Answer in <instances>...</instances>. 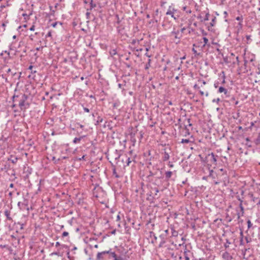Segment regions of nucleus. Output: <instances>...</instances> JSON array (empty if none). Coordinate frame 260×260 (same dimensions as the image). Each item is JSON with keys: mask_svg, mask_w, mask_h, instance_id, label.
<instances>
[{"mask_svg": "<svg viewBox=\"0 0 260 260\" xmlns=\"http://www.w3.org/2000/svg\"><path fill=\"white\" fill-rule=\"evenodd\" d=\"M217 157V155H215L213 152H212L206 156V159H207V161H209L210 163L211 166L212 164L216 165L217 162L216 157Z\"/></svg>", "mask_w": 260, "mask_h": 260, "instance_id": "obj_1", "label": "nucleus"}, {"mask_svg": "<svg viewBox=\"0 0 260 260\" xmlns=\"http://www.w3.org/2000/svg\"><path fill=\"white\" fill-rule=\"evenodd\" d=\"M27 99V96L23 94L19 103V106L21 110H24L26 107H25V102Z\"/></svg>", "mask_w": 260, "mask_h": 260, "instance_id": "obj_2", "label": "nucleus"}, {"mask_svg": "<svg viewBox=\"0 0 260 260\" xmlns=\"http://www.w3.org/2000/svg\"><path fill=\"white\" fill-rule=\"evenodd\" d=\"M86 5H89L90 6L89 9L91 10L93 8H96L98 6L100 8H101V5L99 4H96L95 3H94V1H84Z\"/></svg>", "mask_w": 260, "mask_h": 260, "instance_id": "obj_3", "label": "nucleus"}, {"mask_svg": "<svg viewBox=\"0 0 260 260\" xmlns=\"http://www.w3.org/2000/svg\"><path fill=\"white\" fill-rule=\"evenodd\" d=\"M239 201H240V204L239 205V207L240 208V212H237V218L238 220H240V218L241 216H243V215H244V207L242 205V201L240 199H239Z\"/></svg>", "mask_w": 260, "mask_h": 260, "instance_id": "obj_4", "label": "nucleus"}, {"mask_svg": "<svg viewBox=\"0 0 260 260\" xmlns=\"http://www.w3.org/2000/svg\"><path fill=\"white\" fill-rule=\"evenodd\" d=\"M30 2H31V1H30ZM30 8H29V9H28V10L30 11L29 13L28 14H27L26 13H23L22 14V16L24 17L25 19H28L29 16L32 15V7L34 6V5L32 4H31V3H30ZM27 5H29V4H27Z\"/></svg>", "mask_w": 260, "mask_h": 260, "instance_id": "obj_5", "label": "nucleus"}, {"mask_svg": "<svg viewBox=\"0 0 260 260\" xmlns=\"http://www.w3.org/2000/svg\"><path fill=\"white\" fill-rule=\"evenodd\" d=\"M164 152L163 153L164 155L162 157V160L165 161L169 159L170 158V155L169 153L167 151V149L164 148Z\"/></svg>", "mask_w": 260, "mask_h": 260, "instance_id": "obj_6", "label": "nucleus"}, {"mask_svg": "<svg viewBox=\"0 0 260 260\" xmlns=\"http://www.w3.org/2000/svg\"><path fill=\"white\" fill-rule=\"evenodd\" d=\"M223 260H232V256L228 252H224L222 254Z\"/></svg>", "mask_w": 260, "mask_h": 260, "instance_id": "obj_7", "label": "nucleus"}, {"mask_svg": "<svg viewBox=\"0 0 260 260\" xmlns=\"http://www.w3.org/2000/svg\"><path fill=\"white\" fill-rule=\"evenodd\" d=\"M218 92L219 93H222V92H223L224 95L226 96H229L228 90L226 88H225L224 87H222V86H220V87H219L218 90Z\"/></svg>", "mask_w": 260, "mask_h": 260, "instance_id": "obj_8", "label": "nucleus"}, {"mask_svg": "<svg viewBox=\"0 0 260 260\" xmlns=\"http://www.w3.org/2000/svg\"><path fill=\"white\" fill-rule=\"evenodd\" d=\"M184 255L185 260H189L192 255V253L189 250H185L184 252Z\"/></svg>", "mask_w": 260, "mask_h": 260, "instance_id": "obj_9", "label": "nucleus"}, {"mask_svg": "<svg viewBox=\"0 0 260 260\" xmlns=\"http://www.w3.org/2000/svg\"><path fill=\"white\" fill-rule=\"evenodd\" d=\"M236 19L238 21H239V22L238 23V26H239L240 28H242L243 26V16L241 15L240 16H238L236 18Z\"/></svg>", "mask_w": 260, "mask_h": 260, "instance_id": "obj_10", "label": "nucleus"}, {"mask_svg": "<svg viewBox=\"0 0 260 260\" xmlns=\"http://www.w3.org/2000/svg\"><path fill=\"white\" fill-rule=\"evenodd\" d=\"M103 253V251L101 252H98L96 255V260H104L105 255Z\"/></svg>", "mask_w": 260, "mask_h": 260, "instance_id": "obj_11", "label": "nucleus"}, {"mask_svg": "<svg viewBox=\"0 0 260 260\" xmlns=\"http://www.w3.org/2000/svg\"><path fill=\"white\" fill-rule=\"evenodd\" d=\"M122 161L123 162L126 163V165L125 166H128L129 165L130 163L132 162V160L130 158V157H127V156H125L124 158H122Z\"/></svg>", "mask_w": 260, "mask_h": 260, "instance_id": "obj_12", "label": "nucleus"}, {"mask_svg": "<svg viewBox=\"0 0 260 260\" xmlns=\"http://www.w3.org/2000/svg\"><path fill=\"white\" fill-rule=\"evenodd\" d=\"M250 196V197L251 198V200L255 203H256V204L257 205H260V200L258 199V198H256L253 196L252 194H249Z\"/></svg>", "mask_w": 260, "mask_h": 260, "instance_id": "obj_13", "label": "nucleus"}, {"mask_svg": "<svg viewBox=\"0 0 260 260\" xmlns=\"http://www.w3.org/2000/svg\"><path fill=\"white\" fill-rule=\"evenodd\" d=\"M18 206L20 209H24L25 206H27V204L19 202L17 204Z\"/></svg>", "mask_w": 260, "mask_h": 260, "instance_id": "obj_14", "label": "nucleus"}, {"mask_svg": "<svg viewBox=\"0 0 260 260\" xmlns=\"http://www.w3.org/2000/svg\"><path fill=\"white\" fill-rule=\"evenodd\" d=\"M166 179L167 180H169L172 175V172L171 171H167L165 173Z\"/></svg>", "mask_w": 260, "mask_h": 260, "instance_id": "obj_15", "label": "nucleus"}, {"mask_svg": "<svg viewBox=\"0 0 260 260\" xmlns=\"http://www.w3.org/2000/svg\"><path fill=\"white\" fill-rule=\"evenodd\" d=\"M5 215L7 217V219L11 220H12V218L10 217V212L8 210H6L5 211Z\"/></svg>", "mask_w": 260, "mask_h": 260, "instance_id": "obj_16", "label": "nucleus"}, {"mask_svg": "<svg viewBox=\"0 0 260 260\" xmlns=\"http://www.w3.org/2000/svg\"><path fill=\"white\" fill-rule=\"evenodd\" d=\"M166 15H171L172 16V17H173V18H174V19H176L174 17V12L172 11L171 10L170 8L167 12Z\"/></svg>", "mask_w": 260, "mask_h": 260, "instance_id": "obj_17", "label": "nucleus"}, {"mask_svg": "<svg viewBox=\"0 0 260 260\" xmlns=\"http://www.w3.org/2000/svg\"><path fill=\"white\" fill-rule=\"evenodd\" d=\"M82 138V137H79V138H75L73 140V143L75 144L78 143L80 142L81 139Z\"/></svg>", "mask_w": 260, "mask_h": 260, "instance_id": "obj_18", "label": "nucleus"}, {"mask_svg": "<svg viewBox=\"0 0 260 260\" xmlns=\"http://www.w3.org/2000/svg\"><path fill=\"white\" fill-rule=\"evenodd\" d=\"M171 230H172V236L177 237L178 235V232L174 230L173 229H171Z\"/></svg>", "mask_w": 260, "mask_h": 260, "instance_id": "obj_19", "label": "nucleus"}, {"mask_svg": "<svg viewBox=\"0 0 260 260\" xmlns=\"http://www.w3.org/2000/svg\"><path fill=\"white\" fill-rule=\"evenodd\" d=\"M191 5L194 6L196 11H200L201 10L200 6L199 5H198V4L193 3Z\"/></svg>", "mask_w": 260, "mask_h": 260, "instance_id": "obj_20", "label": "nucleus"}, {"mask_svg": "<svg viewBox=\"0 0 260 260\" xmlns=\"http://www.w3.org/2000/svg\"><path fill=\"white\" fill-rule=\"evenodd\" d=\"M215 23H216V17H214L212 18L211 22H210V25L212 26H213L215 25Z\"/></svg>", "mask_w": 260, "mask_h": 260, "instance_id": "obj_21", "label": "nucleus"}, {"mask_svg": "<svg viewBox=\"0 0 260 260\" xmlns=\"http://www.w3.org/2000/svg\"><path fill=\"white\" fill-rule=\"evenodd\" d=\"M179 34V31H172V34L173 35H174L175 38H179V37H178V35Z\"/></svg>", "mask_w": 260, "mask_h": 260, "instance_id": "obj_22", "label": "nucleus"}, {"mask_svg": "<svg viewBox=\"0 0 260 260\" xmlns=\"http://www.w3.org/2000/svg\"><path fill=\"white\" fill-rule=\"evenodd\" d=\"M9 4H7L6 5H0V12H2L3 11L4 9L6 8V7L9 6Z\"/></svg>", "mask_w": 260, "mask_h": 260, "instance_id": "obj_23", "label": "nucleus"}, {"mask_svg": "<svg viewBox=\"0 0 260 260\" xmlns=\"http://www.w3.org/2000/svg\"><path fill=\"white\" fill-rule=\"evenodd\" d=\"M113 175L117 178H119V176L117 174L115 168L113 169Z\"/></svg>", "mask_w": 260, "mask_h": 260, "instance_id": "obj_24", "label": "nucleus"}, {"mask_svg": "<svg viewBox=\"0 0 260 260\" xmlns=\"http://www.w3.org/2000/svg\"><path fill=\"white\" fill-rule=\"evenodd\" d=\"M183 10L185 11L187 13H191V10L190 9H188L186 6L184 7L183 8Z\"/></svg>", "mask_w": 260, "mask_h": 260, "instance_id": "obj_25", "label": "nucleus"}, {"mask_svg": "<svg viewBox=\"0 0 260 260\" xmlns=\"http://www.w3.org/2000/svg\"><path fill=\"white\" fill-rule=\"evenodd\" d=\"M165 243H166V240L165 239V238L163 237V239L161 240V241H160V242L159 243V247H162Z\"/></svg>", "mask_w": 260, "mask_h": 260, "instance_id": "obj_26", "label": "nucleus"}, {"mask_svg": "<svg viewBox=\"0 0 260 260\" xmlns=\"http://www.w3.org/2000/svg\"><path fill=\"white\" fill-rule=\"evenodd\" d=\"M150 237L154 238V240L156 241L157 239V237H156L155 234L153 232H150Z\"/></svg>", "mask_w": 260, "mask_h": 260, "instance_id": "obj_27", "label": "nucleus"}, {"mask_svg": "<svg viewBox=\"0 0 260 260\" xmlns=\"http://www.w3.org/2000/svg\"><path fill=\"white\" fill-rule=\"evenodd\" d=\"M150 62H151V59H149L148 63L146 64L145 69L146 70L148 69L149 67H150Z\"/></svg>", "mask_w": 260, "mask_h": 260, "instance_id": "obj_28", "label": "nucleus"}, {"mask_svg": "<svg viewBox=\"0 0 260 260\" xmlns=\"http://www.w3.org/2000/svg\"><path fill=\"white\" fill-rule=\"evenodd\" d=\"M209 16H210V14H209V13H207L206 14V16H205V17L204 18V21H208L209 20Z\"/></svg>", "mask_w": 260, "mask_h": 260, "instance_id": "obj_29", "label": "nucleus"}, {"mask_svg": "<svg viewBox=\"0 0 260 260\" xmlns=\"http://www.w3.org/2000/svg\"><path fill=\"white\" fill-rule=\"evenodd\" d=\"M203 41H204V43L203 46H205V45H207L208 42V39L206 37H204Z\"/></svg>", "mask_w": 260, "mask_h": 260, "instance_id": "obj_30", "label": "nucleus"}, {"mask_svg": "<svg viewBox=\"0 0 260 260\" xmlns=\"http://www.w3.org/2000/svg\"><path fill=\"white\" fill-rule=\"evenodd\" d=\"M231 244V242L229 241V240H226V243L224 244V246L225 248H228L229 247V245Z\"/></svg>", "mask_w": 260, "mask_h": 260, "instance_id": "obj_31", "label": "nucleus"}, {"mask_svg": "<svg viewBox=\"0 0 260 260\" xmlns=\"http://www.w3.org/2000/svg\"><path fill=\"white\" fill-rule=\"evenodd\" d=\"M110 53L112 56L115 55L117 53L115 50H112L110 52Z\"/></svg>", "mask_w": 260, "mask_h": 260, "instance_id": "obj_32", "label": "nucleus"}, {"mask_svg": "<svg viewBox=\"0 0 260 260\" xmlns=\"http://www.w3.org/2000/svg\"><path fill=\"white\" fill-rule=\"evenodd\" d=\"M18 160V158L17 157H14L13 159H10V161L13 164H16Z\"/></svg>", "mask_w": 260, "mask_h": 260, "instance_id": "obj_33", "label": "nucleus"}, {"mask_svg": "<svg viewBox=\"0 0 260 260\" xmlns=\"http://www.w3.org/2000/svg\"><path fill=\"white\" fill-rule=\"evenodd\" d=\"M135 134H131V140L132 141L134 142V143H135L136 140L135 139V138H134V136H135Z\"/></svg>", "mask_w": 260, "mask_h": 260, "instance_id": "obj_34", "label": "nucleus"}, {"mask_svg": "<svg viewBox=\"0 0 260 260\" xmlns=\"http://www.w3.org/2000/svg\"><path fill=\"white\" fill-rule=\"evenodd\" d=\"M110 255L113 257L114 258V259H115V257H117V255L116 254V253L114 252H111V253H110Z\"/></svg>", "mask_w": 260, "mask_h": 260, "instance_id": "obj_35", "label": "nucleus"}, {"mask_svg": "<svg viewBox=\"0 0 260 260\" xmlns=\"http://www.w3.org/2000/svg\"><path fill=\"white\" fill-rule=\"evenodd\" d=\"M220 101V99L219 98H217L216 99H213L212 100L213 103H216L217 104L219 103V102Z\"/></svg>", "mask_w": 260, "mask_h": 260, "instance_id": "obj_36", "label": "nucleus"}, {"mask_svg": "<svg viewBox=\"0 0 260 260\" xmlns=\"http://www.w3.org/2000/svg\"><path fill=\"white\" fill-rule=\"evenodd\" d=\"M189 142V140L188 139H182L181 143H188Z\"/></svg>", "mask_w": 260, "mask_h": 260, "instance_id": "obj_37", "label": "nucleus"}, {"mask_svg": "<svg viewBox=\"0 0 260 260\" xmlns=\"http://www.w3.org/2000/svg\"><path fill=\"white\" fill-rule=\"evenodd\" d=\"M116 152H117V150H116ZM120 156V155L117 153H115V160H117L118 158H119Z\"/></svg>", "mask_w": 260, "mask_h": 260, "instance_id": "obj_38", "label": "nucleus"}, {"mask_svg": "<svg viewBox=\"0 0 260 260\" xmlns=\"http://www.w3.org/2000/svg\"><path fill=\"white\" fill-rule=\"evenodd\" d=\"M49 7H50V9L51 11V15H53L55 12V10L53 9L52 6H50Z\"/></svg>", "mask_w": 260, "mask_h": 260, "instance_id": "obj_39", "label": "nucleus"}, {"mask_svg": "<svg viewBox=\"0 0 260 260\" xmlns=\"http://www.w3.org/2000/svg\"><path fill=\"white\" fill-rule=\"evenodd\" d=\"M103 254H104L105 255L107 254H110L111 251V249H110L109 250H107V251H103Z\"/></svg>", "mask_w": 260, "mask_h": 260, "instance_id": "obj_40", "label": "nucleus"}, {"mask_svg": "<svg viewBox=\"0 0 260 260\" xmlns=\"http://www.w3.org/2000/svg\"><path fill=\"white\" fill-rule=\"evenodd\" d=\"M1 247H3L4 248H6L7 249H8V250H11V247L7 246V245H4V246H2V245H1Z\"/></svg>", "mask_w": 260, "mask_h": 260, "instance_id": "obj_41", "label": "nucleus"}, {"mask_svg": "<svg viewBox=\"0 0 260 260\" xmlns=\"http://www.w3.org/2000/svg\"><path fill=\"white\" fill-rule=\"evenodd\" d=\"M68 235H69V233L67 232H63V233L62 234V237L68 236Z\"/></svg>", "mask_w": 260, "mask_h": 260, "instance_id": "obj_42", "label": "nucleus"}, {"mask_svg": "<svg viewBox=\"0 0 260 260\" xmlns=\"http://www.w3.org/2000/svg\"><path fill=\"white\" fill-rule=\"evenodd\" d=\"M247 224H248V228L250 229L251 228V226H252V223L250 220H248L247 221Z\"/></svg>", "mask_w": 260, "mask_h": 260, "instance_id": "obj_43", "label": "nucleus"}, {"mask_svg": "<svg viewBox=\"0 0 260 260\" xmlns=\"http://www.w3.org/2000/svg\"><path fill=\"white\" fill-rule=\"evenodd\" d=\"M102 121H103V118H101V117H98V120H97L96 122H97L98 123H101V122H102Z\"/></svg>", "mask_w": 260, "mask_h": 260, "instance_id": "obj_44", "label": "nucleus"}, {"mask_svg": "<svg viewBox=\"0 0 260 260\" xmlns=\"http://www.w3.org/2000/svg\"><path fill=\"white\" fill-rule=\"evenodd\" d=\"M153 190L155 191V194L156 195L157 193L159 192V190L157 188H154Z\"/></svg>", "mask_w": 260, "mask_h": 260, "instance_id": "obj_45", "label": "nucleus"}, {"mask_svg": "<svg viewBox=\"0 0 260 260\" xmlns=\"http://www.w3.org/2000/svg\"><path fill=\"white\" fill-rule=\"evenodd\" d=\"M240 245H244L243 239H242V238H241L240 240Z\"/></svg>", "mask_w": 260, "mask_h": 260, "instance_id": "obj_46", "label": "nucleus"}, {"mask_svg": "<svg viewBox=\"0 0 260 260\" xmlns=\"http://www.w3.org/2000/svg\"><path fill=\"white\" fill-rule=\"evenodd\" d=\"M51 36L52 34L51 31H49L46 36V37H51Z\"/></svg>", "mask_w": 260, "mask_h": 260, "instance_id": "obj_47", "label": "nucleus"}, {"mask_svg": "<svg viewBox=\"0 0 260 260\" xmlns=\"http://www.w3.org/2000/svg\"><path fill=\"white\" fill-rule=\"evenodd\" d=\"M51 255H59V252H52L51 254Z\"/></svg>", "mask_w": 260, "mask_h": 260, "instance_id": "obj_48", "label": "nucleus"}, {"mask_svg": "<svg viewBox=\"0 0 260 260\" xmlns=\"http://www.w3.org/2000/svg\"><path fill=\"white\" fill-rule=\"evenodd\" d=\"M245 240H246V243H249V242H250V241H251L250 239H249V238H248L247 237H246L245 238Z\"/></svg>", "mask_w": 260, "mask_h": 260, "instance_id": "obj_49", "label": "nucleus"}, {"mask_svg": "<svg viewBox=\"0 0 260 260\" xmlns=\"http://www.w3.org/2000/svg\"><path fill=\"white\" fill-rule=\"evenodd\" d=\"M58 22H55L54 23H53L52 24H51V26L53 27H55L57 25V24H58Z\"/></svg>", "mask_w": 260, "mask_h": 260, "instance_id": "obj_50", "label": "nucleus"}, {"mask_svg": "<svg viewBox=\"0 0 260 260\" xmlns=\"http://www.w3.org/2000/svg\"><path fill=\"white\" fill-rule=\"evenodd\" d=\"M114 260H124L122 257L121 256L115 257V259Z\"/></svg>", "mask_w": 260, "mask_h": 260, "instance_id": "obj_51", "label": "nucleus"}, {"mask_svg": "<svg viewBox=\"0 0 260 260\" xmlns=\"http://www.w3.org/2000/svg\"><path fill=\"white\" fill-rule=\"evenodd\" d=\"M160 238L162 240L163 239V237L165 238V239H166V235H164V234H162L159 236Z\"/></svg>", "mask_w": 260, "mask_h": 260, "instance_id": "obj_52", "label": "nucleus"}, {"mask_svg": "<svg viewBox=\"0 0 260 260\" xmlns=\"http://www.w3.org/2000/svg\"><path fill=\"white\" fill-rule=\"evenodd\" d=\"M83 110H84V111L85 112H89V109H88L87 108L84 107V108H83Z\"/></svg>", "mask_w": 260, "mask_h": 260, "instance_id": "obj_53", "label": "nucleus"}, {"mask_svg": "<svg viewBox=\"0 0 260 260\" xmlns=\"http://www.w3.org/2000/svg\"><path fill=\"white\" fill-rule=\"evenodd\" d=\"M85 156V155H83L82 157L78 158L77 160H84Z\"/></svg>", "mask_w": 260, "mask_h": 260, "instance_id": "obj_54", "label": "nucleus"}, {"mask_svg": "<svg viewBox=\"0 0 260 260\" xmlns=\"http://www.w3.org/2000/svg\"><path fill=\"white\" fill-rule=\"evenodd\" d=\"M155 175V174L153 173L151 171L149 172V175H148V177L150 176H153Z\"/></svg>", "mask_w": 260, "mask_h": 260, "instance_id": "obj_55", "label": "nucleus"}, {"mask_svg": "<svg viewBox=\"0 0 260 260\" xmlns=\"http://www.w3.org/2000/svg\"><path fill=\"white\" fill-rule=\"evenodd\" d=\"M29 30L31 31H34L35 30V26L32 25L31 27L29 28Z\"/></svg>", "mask_w": 260, "mask_h": 260, "instance_id": "obj_56", "label": "nucleus"}, {"mask_svg": "<svg viewBox=\"0 0 260 260\" xmlns=\"http://www.w3.org/2000/svg\"><path fill=\"white\" fill-rule=\"evenodd\" d=\"M192 51H193V53L195 54H198L197 53V51L196 50L194 49V48H192Z\"/></svg>", "mask_w": 260, "mask_h": 260, "instance_id": "obj_57", "label": "nucleus"}, {"mask_svg": "<svg viewBox=\"0 0 260 260\" xmlns=\"http://www.w3.org/2000/svg\"><path fill=\"white\" fill-rule=\"evenodd\" d=\"M243 237H244V236H243V232H240V239H241V238L243 239Z\"/></svg>", "mask_w": 260, "mask_h": 260, "instance_id": "obj_58", "label": "nucleus"}, {"mask_svg": "<svg viewBox=\"0 0 260 260\" xmlns=\"http://www.w3.org/2000/svg\"><path fill=\"white\" fill-rule=\"evenodd\" d=\"M193 88L195 89H199V87L198 86V85L197 84H195L193 86Z\"/></svg>", "mask_w": 260, "mask_h": 260, "instance_id": "obj_59", "label": "nucleus"}, {"mask_svg": "<svg viewBox=\"0 0 260 260\" xmlns=\"http://www.w3.org/2000/svg\"><path fill=\"white\" fill-rule=\"evenodd\" d=\"M120 219V215H118L116 217V220L117 221H118Z\"/></svg>", "mask_w": 260, "mask_h": 260, "instance_id": "obj_60", "label": "nucleus"}, {"mask_svg": "<svg viewBox=\"0 0 260 260\" xmlns=\"http://www.w3.org/2000/svg\"><path fill=\"white\" fill-rule=\"evenodd\" d=\"M199 82H202V84L203 85H205L206 84V82L204 81V80H199Z\"/></svg>", "mask_w": 260, "mask_h": 260, "instance_id": "obj_61", "label": "nucleus"}, {"mask_svg": "<svg viewBox=\"0 0 260 260\" xmlns=\"http://www.w3.org/2000/svg\"><path fill=\"white\" fill-rule=\"evenodd\" d=\"M247 62H248L247 60H244V66L245 67V68H246Z\"/></svg>", "mask_w": 260, "mask_h": 260, "instance_id": "obj_62", "label": "nucleus"}, {"mask_svg": "<svg viewBox=\"0 0 260 260\" xmlns=\"http://www.w3.org/2000/svg\"><path fill=\"white\" fill-rule=\"evenodd\" d=\"M59 245H60V243H59V242H56V243H55V246H56V247H58V246H59Z\"/></svg>", "mask_w": 260, "mask_h": 260, "instance_id": "obj_63", "label": "nucleus"}, {"mask_svg": "<svg viewBox=\"0 0 260 260\" xmlns=\"http://www.w3.org/2000/svg\"><path fill=\"white\" fill-rule=\"evenodd\" d=\"M77 124L78 125H79L80 126V127L81 128H82L84 127V126L83 125L80 124V123H77Z\"/></svg>", "mask_w": 260, "mask_h": 260, "instance_id": "obj_64", "label": "nucleus"}]
</instances>
